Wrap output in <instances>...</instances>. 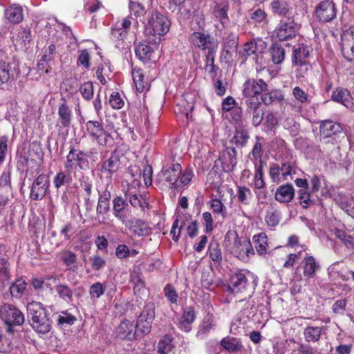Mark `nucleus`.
I'll return each mask as SVG.
<instances>
[{
	"label": "nucleus",
	"instance_id": "f3484780",
	"mask_svg": "<svg viewBox=\"0 0 354 354\" xmlns=\"http://www.w3.org/2000/svg\"><path fill=\"white\" fill-rule=\"evenodd\" d=\"M189 40L196 47L203 50H207L208 54L215 53L212 38L208 34L196 31L189 36Z\"/></svg>",
	"mask_w": 354,
	"mask_h": 354
},
{
	"label": "nucleus",
	"instance_id": "cd10ccee",
	"mask_svg": "<svg viewBox=\"0 0 354 354\" xmlns=\"http://www.w3.org/2000/svg\"><path fill=\"white\" fill-rule=\"evenodd\" d=\"M8 259L6 246L0 244V274L5 278V280L10 279Z\"/></svg>",
	"mask_w": 354,
	"mask_h": 354
},
{
	"label": "nucleus",
	"instance_id": "1a4fd4ad",
	"mask_svg": "<svg viewBox=\"0 0 354 354\" xmlns=\"http://www.w3.org/2000/svg\"><path fill=\"white\" fill-rule=\"evenodd\" d=\"M40 158L39 153L35 151L33 148H29L28 155H21L19 156L17 166L23 171H26V177L28 174L32 176L34 173L37 172L39 167L38 160Z\"/></svg>",
	"mask_w": 354,
	"mask_h": 354
},
{
	"label": "nucleus",
	"instance_id": "aec40b11",
	"mask_svg": "<svg viewBox=\"0 0 354 354\" xmlns=\"http://www.w3.org/2000/svg\"><path fill=\"white\" fill-rule=\"evenodd\" d=\"M128 203L122 196H117L113 200V215L122 223L127 218Z\"/></svg>",
	"mask_w": 354,
	"mask_h": 354
},
{
	"label": "nucleus",
	"instance_id": "39448f33",
	"mask_svg": "<svg viewBox=\"0 0 354 354\" xmlns=\"http://www.w3.org/2000/svg\"><path fill=\"white\" fill-rule=\"evenodd\" d=\"M311 50V47L305 44H300L293 49L291 62L297 79L304 78L310 71L312 68L310 62Z\"/></svg>",
	"mask_w": 354,
	"mask_h": 354
},
{
	"label": "nucleus",
	"instance_id": "2eb2a0df",
	"mask_svg": "<svg viewBox=\"0 0 354 354\" xmlns=\"http://www.w3.org/2000/svg\"><path fill=\"white\" fill-rule=\"evenodd\" d=\"M19 74V68L17 63L0 59V88L10 80L16 78Z\"/></svg>",
	"mask_w": 354,
	"mask_h": 354
},
{
	"label": "nucleus",
	"instance_id": "a19ab883",
	"mask_svg": "<svg viewBox=\"0 0 354 354\" xmlns=\"http://www.w3.org/2000/svg\"><path fill=\"white\" fill-rule=\"evenodd\" d=\"M221 345L224 349L230 352H236L243 347L241 340L232 337L223 338L221 341Z\"/></svg>",
	"mask_w": 354,
	"mask_h": 354
},
{
	"label": "nucleus",
	"instance_id": "20e7f679",
	"mask_svg": "<svg viewBox=\"0 0 354 354\" xmlns=\"http://www.w3.org/2000/svg\"><path fill=\"white\" fill-rule=\"evenodd\" d=\"M170 25L171 23L166 16L158 10H153L147 18L145 32L149 37H154L151 41L156 44L160 42V36L168 32Z\"/></svg>",
	"mask_w": 354,
	"mask_h": 354
},
{
	"label": "nucleus",
	"instance_id": "423d86ee",
	"mask_svg": "<svg viewBox=\"0 0 354 354\" xmlns=\"http://www.w3.org/2000/svg\"><path fill=\"white\" fill-rule=\"evenodd\" d=\"M123 153L121 149L116 148L111 152L109 158L100 164V171L105 175L106 178L111 182L113 174L117 173L121 165V158Z\"/></svg>",
	"mask_w": 354,
	"mask_h": 354
},
{
	"label": "nucleus",
	"instance_id": "5701e85b",
	"mask_svg": "<svg viewBox=\"0 0 354 354\" xmlns=\"http://www.w3.org/2000/svg\"><path fill=\"white\" fill-rule=\"evenodd\" d=\"M129 230L138 236H148L151 233V228L148 223L139 218H133L130 221Z\"/></svg>",
	"mask_w": 354,
	"mask_h": 354
},
{
	"label": "nucleus",
	"instance_id": "393cba45",
	"mask_svg": "<svg viewBox=\"0 0 354 354\" xmlns=\"http://www.w3.org/2000/svg\"><path fill=\"white\" fill-rule=\"evenodd\" d=\"M331 100L343 104L346 107H351L353 104L350 91L344 88L338 87L335 88L331 95Z\"/></svg>",
	"mask_w": 354,
	"mask_h": 354
},
{
	"label": "nucleus",
	"instance_id": "6e6552de",
	"mask_svg": "<svg viewBox=\"0 0 354 354\" xmlns=\"http://www.w3.org/2000/svg\"><path fill=\"white\" fill-rule=\"evenodd\" d=\"M298 30L299 26L292 17L281 19L274 33L279 41H288L296 36Z\"/></svg>",
	"mask_w": 354,
	"mask_h": 354
},
{
	"label": "nucleus",
	"instance_id": "6e6d98bb",
	"mask_svg": "<svg viewBox=\"0 0 354 354\" xmlns=\"http://www.w3.org/2000/svg\"><path fill=\"white\" fill-rule=\"evenodd\" d=\"M80 92L84 99L90 100L93 97L94 89L91 82H87L82 84L80 86Z\"/></svg>",
	"mask_w": 354,
	"mask_h": 354
},
{
	"label": "nucleus",
	"instance_id": "ea45409f",
	"mask_svg": "<svg viewBox=\"0 0 354 354\" xmlns=\"http://www.w3.org/2000/svg\"><path fill=\"white\" fill-rule=\"evenodd\" d=\"M131 75L136 91L140 93L143 92L147 86V83L145 80V75L142 70L135 68L132 70Z\"/></svg>",
	"mask_w": 354,
	"mask_h": 354
},
{
	"label": "nucleus",
	"instance_id": "c85d7f7f",
	"mask_svg": "<svg viewBox=\"0 0 354 354\" xmlns=\"http://www.w3.org/2000/svg\"><path fill=\"white\" fill-rule=\"evenodd\" d=\"M250 138L248 131L243 128L236 129L230 144L235 145L236 147H244Z\"/></svg>",
	"mask_w": 354,
	"mask_h": 354
},
{
	"label": "nucleus",
	"instance_id": "680f3d73",
	"mask_svg": "<svg viewBox=\"0 0 354 354\" xmlns=\"http://www.w3.org/2000/svg\"><path fill=\"white\" fill-rule=\"evenodd\" d=\"M299 194V203L303 208L307 209L314 203V201L310 199V193L306 190L300 189Z\"/></svg>",
	"mask_w": 354,
	"mask_h": 354
},
{
	"label": "nucleus",
	"instance_id": "4c0bfd02",
	"mask_svg": "<svg viewBox=\"0 0 354 354\" xmlns=\"http://www.w3.org/2000/svg\"><path fill=\"white\" fill-rule=\"evenodd\" d=\"M135 53L139 59L147 62L151 59L153 50L150 46L142 42L136 46Z\"/></svg>",
	"mask_w": 354,
	"mask_h": 354
},
{
	"label": "nucleus",
	"instance_id": "f8f14e48",
	"mask_svg": "<svg viewBox=\"0 0 354 354\" xmlns=\"http://www.w3.org/2000/svg\"><path fill=\"white\" fill-rule=\"evenodd\" d=\"M49 186L48 176L46 174L39 175L32 183L30 198L33 201L42 200L45 197Z\"/></svg>",
	"mask_w": 354,
	"mask_h": 354
},
{
	"label": "nucleus",
	"instance_id": "f257e3e1",
	"mask_svg": "<svg viewBox=\"0 0 354 354\" xmlns=\"http://www.w3.org/2000/svg\"><path fill=\"white\" fill-rule=\"evenodd\" d=\"M154 318L155 304L153 302H149L138 316L136 324L128 320L122 322L116 329L117 335L127 340L142 337L150 333Z\"/></svg>",
	"mask_w": 354,
	"mask_h": 354
},
{
	"label": "nucleus",
	"instance_id": "4be33fe9",
	"mask_svg": "<svg viewBox=\"0 0 354 354\" xmlns=\"http://www.w3.org/2000/svg\"><path fill=\"white\" fill-rule=\"evenodd\" d=\"M196 319V313L192 307H186L183 309V314L179 318L178 325L181 330L189 332L192 329V324Z\"/></svg>",
	"mask_w": 354,
	"mask_h": 354
},
{
	"label": "nucleus",
	"instance_id": "69168bd1",
	"mask_svg": "<svg viewBox=\"0 0 354 354\" xmlns=\"http://www.w3.org/2000/svg\"><path fill=\"white\" fill-rule=\"evenodd\" d=\"M110 210V201L98 198L96 207V214L98 218L100 216L107 214Z\"/></svg>",
	"mask_w": 354,
	"mask_h": 354
},
{
	"label": "nucleus",
	"instance_id": "49530a36",
	"mask_svg": "<svg viewBox=\"0 0 354 354\" xmlns=\"http://www.w3.org/2000/svg\"><path fill=\"white\" fill-rule=\"evenodd\" d=\"M55 290L59 298L64 301L66 302H71L73 301V290L66 284H57L55 286Z\"/></svg>",
	"mask_w": 354,
	"mask_h": 354
},
{
	"label": "nucleus",
	"instance_id": "a211bd4d",
	"mask_svg": "<svg viewBox=\"0 0 354 354\" xmlns=\"http://www.w3.org/2000/svg\"><path fill=\"white\" fill-rule=\"evenodd\" d=\"M267 44L262 39H254L243 45L241 55L242 57H247L255 55L257 59H258L259 55H261L265 52Z\"/></svg>",
	"mask_w": 354,
	"mask_h": 354
},
{
	"label": "nucleus",
	"instance_id": "a18cd8bd",
	"mask_svg": "<svg viewBox=\"0 0 354 354\" xmlns=\"http://www.w3.org/2000/svg\"><path fill=\"white\" fill-rule=\"evenodd\" d=\"M255 248L259 254H263L267 251L268 237L265 233L261 232L254 235L252 238Z\"/></svg>",
	"mask_w": 354,
	"mask_h": 354
},
{
	"label": "nucleus",
	"instance_id": "2f4dec72",
	"mask_svg": "<svg viewBox=\"0 0 354 354\" xmlns=\"http://www.w3.org/2000/svg\"><path fill=\"white\" fill-rule=\"evenodd\" d=\"M269 53L271 60L274 64H280L285 59L286 50L279 44H273L269 50Z\"/></svg>",
	"mask_w": 354,
	"mask_h": 354
},
{
	"label": "nucleus",
	"instance_id": "3c124183",
	"mask_svg": "<svg viewBox=\"0 0 354 354\" xmlns=\"http://www.w3.org/2000/svg\"><path fill=\"white\" fill-rule=\"evenodd\" d=\"M130 282L133 284V292L138 294L145 288V281L138 272L131 274Z\"/></svg>",
	"mask_w": 354,
	"mask_h": 354
},
{
	"label": "nucleus",
	"instance_id": "72a5a7b5",
	"mask_svg": "<svg viewBox=\"0 0 354 354\" xmlns=\"http://www.w3.org/2000/svg\"><path fill=\"white\" fill-rule=\"evenodd\" d=\"M304 264V275L308 278H313L315 275L316 271L319 268V265L312 256L304 258L302 261Z\"/></svg>",
	"mask_w": 354,
	"mask_h": 354
},
{
	"label": "nucleus",
	"instance_id": "8fccbe9b",
	"mask_svg": "<svg viewBox=\"0 0 354 354\" xmlns=\"http://www.w3.org/2000/svg\"><path fill=\"white\" fill-rule=\"evenodd\" d=\"M174 348L172 338L166 335L158 344V351L161 354H168Z\"/></svg>",
	"mask_w": 354,
	"mask_h": 354
},
{
	"label": "nucleus",
	"instance_id": "0eeeda50",
	"mask_svg": "<svg viewBox=\"0 0 354 354\" xmlns=\"http://www.w3.org/2000/svg\"><path fill=\"white\" fill-rule=\"evenodd\" d=\"M86 127L90 137L99 145L106 146L113 140L111 134L104 130L102 124L98 121L89 120L86 123Z\"/></svg>",
	"mask_w": 354,
	"mask_h": 354
},
{
	"label": "nucleus",
	"instance_id": "603ef678",
	"mask_svg": "<svg viewBox=\"0 0 354 354\" xmlns=\"http://www.w3.org/2000/svg\"><path fill=\"white\" fill-rule=\"evenodd\" d=\"M335 235L347 248L354 251V237L339 230H336Z\"/></svg>",
	"mask_w": 354,
	"mask_h": 354
},
{
	"label": "nucleus",
	"instance_id": "09e8293b",
	"mask_svg": "<svg viewBox=\"0 0 354 354\" xmlns=\"http://www.w3.org/2000/svg\"><path fill=\"white\" fill-rule=\"evenodd\" d=\"M55 50L56 47L54 44H50L48 47L45 49L44 53L40 62L37 64V66L39 69L41 68L40 66H43L44 64H48L54 59L56 53Z\"/></svg>",
	"mask_w": 354,
	"mask_h": 354
},
{
	"label": "nucleus",
	"instance_id": "9d476101",
	"mask_svg": "<svg viewBox=\"0 0 354 354\" xmlns=\"http://www.w3.org/2000/svg\"><path fill=\"white\" fill-rule=\"evenodd\" d=\"M0 316L9 328L13 325L21 326L25 320L24 314L16 306L9 304H3L1 306Z\"/></svg>",
	"mask_w": 354,
	"mask_h": 354
},
{
	"label": "nucleus",
	"instance_id": "79ce46f5",
	"mask_svg": "<svg viewBox=\"0 0 354 354\" xmlns=\"http://www.w3.org/2000/svg\"><path fill=\"white\" fill-rule=\"evenodd\" d=\"M0 189L4 190L6 194H12L11 170L10 168H5L0 176Z\"/></svg>",
	"mask_w": 354,
	"mask_h": 354
},
{
	"label": "nucleus",
	"instance_id": "b1692460",
	"mask_svg": "<svg viewBox=\"0 0 354 354\" xmlns=\"http://www.w3.org/2000/svg\"><path fill=\"white\" fill-rule=\"evenodd\" d=\"M295 196V189L291 184H286L279 186L275 192V200L279 203H288Z\"/></svg>",
	"mask_w": 354,
	"mask_h": 354
},
{
	"label": "nucleus",
	"instance_id": "f704fd0d",
	"mask_svg": "<svg viewBox=\"0 0 354 354\" xmlns=\"http://www.w3.org/2000/svg\"><path fill=\"white\" fill-rule=\"evenodd\" d=\"M283 100V95L279 90L263 91L261 100L266 105H270L275 102H280Z\"/></svg>",
	"mask_w": 354,
	"mask_h": 354
},
{
	"label": "nucleus",
	"instance_id": "774afa93",
	"mask_svg": "<svg viewBox=\"0 0 354 354\" xmlns=\"http://www.w3.org/2000/svg\"><path fill=\"white\" fill-rule=\"evenodd\" d=\"M61 259L66 266L69 267L73 265L77 260V257L75 253L69 250L62 252Z\"/></svg>",
	"mask_w": 354,
	"mask_h": 354
},
{
	"label": "nucleus",
	"instance_id": "7c9ffc66",
	"mask_svg": "<svg viewBox=\"0 0 354 354\" xmlns=\"http://www.w3.org/2000/svg\"><path fill=\"white\" fill-rule=\"evenodd\" d=\"M6 18L12 24L20 23L24 19L21 6L14 4L6 9L5 12Z\"/></svg>",
	"mask_w": 354,
	"mask_h": 354
},
{
	"label": "nucleus",
	"instance_id": "7ed1b4c3",
	"mask_svg": "<svg viewBox=\"0 0 354 354\" xmlns=\"http://www.w3.org/2000/svg\"><path fill=\"white\" fill-rule=\"evenodd\" d=\"M226 249L243 261H248L251 255H254V250L250 241L247 237H239L235 231L230 230L225 236Z\"/></svg>",
	"mask_w": 354,
	"mask_h": 354
},
{
	"label": "nucleus",
	"instance_id": "e2e57ef3",
	"mask_svg": "<svg viewBox=\"0 0 354 354\" xmlns=\"http://www.w3.org/2000/svg\"><path fill=\"white\" fill-rule=\"evenodd\" d=\"M76 319H77L74 315L67 312H62L58 316L57 323L60 326L72 325L74 324Z\"/></svg>",
	"mask_w": 354,
	"mask_h": 354
},
{
	"label": "nucleus",
	"instance_id": "4468645a",
	"mask_svg": "<svg viewBox=\"0 0 354 354\" xmlns=\"http://www.w3.org/2000/svg\"><path fill=\"white\" fill-rule=\"evenodd\" d=\"M341 49L343 57L348 62L354 60V28L343 32L341 37Z\"/></svg>",
	"mask_w": 354,
	"mask_h": 354
},
{
	"label": "nucleus",
	"instance_id": "473e14b6",
	"mask_svg": "<svg viewBox=\"0 0 354 354\" xmlns=\"http://www.w3.org/2000/svg\"><path fill=\"white\" fill-rule=\"evenodd\" d=\"M272 12L281 17H286L290 12L291 8L286 0H273L270 3Z\"/></svg>",
	"mask_w": 354,
	"mask_h": 354
},
{
	"label": "nucleus",
	"instance_id": "338daca9",
	"mask_svg": "<svg viewBox=\"0 0 354 354\" xmlns=\"http://www.w3.org/2000/svg\"><path fill=\"white\" fill-rule=\"evenodd\" d=\"M80 186L85 192L84 196H91L93 183L91 179L88 176L82 177L80 179Z\"/></svg>",
	"mask_w": 354,
	"mask_h": 354
},
{
	"label": "nucleus",
	"instance_id": "de8ad7c7",
	"mask_svg": "<svg viewBox=\"0 0 354 354\" xmlns=\"http://www.w3.org/2000/svg\"><path fill=\"white\" fill-rule=\"evenodd\" d=\"M72 181V176L69 172L59 171L54 178L53 183L55 187L58 189L61 186L68 185Z\"/></svg>",
	"mask_w": 354,
	"mask_h": 354
},
{
	"label": "nucleus",
	"instance_id": "412c9836",
	"mask_svg": "<svg viewBox=\"0 0 354 354\" xmlns=\"http://www.w3.org/2000/svg\"><path fill=\"white\" fill-rule=\"evenodd\" d=\"M247 285L248 279L245 274L241 272H238L231 276L227 290L236 294L245 290Z\"/></svg>",
	"mask_w": 354,
	"mask_h": 354
},
{
	"label": "nucleus",
	"instance_id": "4d7b16f0",
	"mask_svg": "<svg viewBox=\"0 0 354 354\" xmlns=\"http://www.w3.org/2000/svg\"><path fill=\"white\" fill-rule=\"evenodd\" d=\"M251 197L252 192L249 188L242 186L238 187L237 198L242 204L248 205Z\"/></svg>",
	"mask_w": 354,
	"mask_h": 354
},
{
	"label": "nucleus",
	"instance_id": "bf43d9fd",
	"mask_svg": "<svg viewBox=\"0 0 354 354\" xmlns=\"http://www.w3.org/2000/svg\"><path fill=\"white\" fill-rule=\"evenodd\" d=\"M248 99L245 100L246 113L255 112L260 109L261 102L259 101L257 97H246Z\"/></svg>",
	"mask_w": 354,
	"mask_h": 354
},
{
	"label": "nucleus",
	"instance_id": "c03bdc74",
	"mask_svg": "<svg viewBox=\"0 0 354 354\" xmlns=\"http://www.w3.org/2000/svg\"><path fill=\"white\" fill-rule=\"evenodd\" d=\"M209 258L215 265H220L223 260L222 252L218 242H212L208 247Z\"/></svg>",
	"mask_w": 354,
	"mask_h": 354
},
{
	"label": "nucleus",
	"instance_id": "dca6fc26",
	"mask_svg": "<svg viewBox=\"0 0 354 354\" xmlns=\"http://www.w3.org/2000/svg\"><path fill=\"white\" fill-rule=\"evenodd\" d=\"M242 94L244 97H257L263 91L268 90V84L262 80L249 79L243 86Z\"/></svg>",
	"mask_w": 354,
	"mask_h": 354
},
{
	"label": "nucleus",
	"instance_id": "a878e982",
	"mask_svg": "<svg viewBox=\"0 0 354 354\" xmlns=\"http://www.w3.org/2000/svg\"><path fill=\"white\" fill-rule=\"evenodd\" d=\"M68 155L80 169L85 170L88 168L89 162L88 156L84 151L71 147Z\"/></svg>",
	"mask_w": 354,
	"mask_h": 354
},
{
	"label": "nucleus",
	"instance_id": "052dcab7",
	"mask_svg": "<svg viewBox=\"0 0 354 354\" xmlns=\"http://www.w3.org/2000/svg\"><path fill=\"white\" fill-rule=\"evenodd\" d=\"M209 203L213 212L221 214L223 218L225 217L226 207L220 200L212 199L209 201Z\"/></svg>",
	"mask_w": 354,
	"mask_h": 354
},
{
	"label": "nucleus",
	"instance_id": "0e129e2a",
	"mask_svg": "<svg viewBox=\"0 0 354 354\" xmlns=\"http://www.w3.org/2000/svg\"><path fill=\"white\" fill-rule=\"evenodd\" d=\"M109 103L114 109H122L124 106V101L118 92H113L110 95Z\"/></svg>",
	"mask_w": 354,
	"mask_h": 354
},
{
	"label": "nucleus",
	"instance_id": "9b49d317",
	"mask_svg": "<svg viewBox=\"0 0 354 354\" xmlns=\"http://www.w3.org/2000/svg\"><path fill=\"white\" fill-rule=\"evenodd\" d=\"M315 12V17L319 22L328 23L335 19L337 9L333 1L324 0L316 6Z\"/></svg>",
	"mask_w": 354,
	"mask_h": 354
},
{
	"label": "nucleus",
	"instance_id": "e433bc0d",
	"mask_svg": "<svg viewBox=\"0 0 354 354\" xmlns=\"http://www.w3.org/2000/svg\"><path fill=\"white\" fill-rule=\"evenodd\" d=\"M27 283L22 279H17L9 288L10 294L12 298L20 299L26 289Z\"/></svg>",
	"mask_w": 354,
	"mask_h": 354
},
{
	"label": "nucleus",
	"instance_id": "58836bf2",
	"mask_svg": "<svg viewBox=\"0 0 354 354\" xmlns=\"http://www.w3.org/2000/svg\"><path fill=\"white\" fill-rule=\"evenodd\" d=\"M323 327L307 326L304 330V336L306 342H318L322 336Z\"/></svg>",
	"mask_w": 354,
	"mask_h": 354
},
{
	"label": "nucleus",
	"instance_id": "864d4df0",
	"mask_svg": "<svg viewBox=\"0 0 354 354\" xmlns=\"http://www.w3.org/2000/svg\"><path fill=\"white\" fill-rule=\"evenodd\" d=\"M129 8L130 14L136 17L143 16L146 13L145 6L133 0H129Z\"/></svg>",
	"mask_w": 354,
	"mask_h": 354
},
{
	"label": "nucleus",
	"instance_id": "6ab92c4d",
	"mask_svg": "<svg viewBox=\"0 0 354 354\" xmlns=\"http://www.w3.org/2000/svg\"><path fill=\"white\" fill-rule=\"evenodd\" d=\"M182 167L178 163L173 164L171 167H163L159 176H162L171 187L177 188L178 179L181 174Z\"/></svg>",
	"mask_w": 354,
	"mask_h": 354
},
{
	"label": "nucleus",
	"instance_id": "bb28decb",
	"mask_svg": "<svg viewBox=\"0 0 354 354\" xmlns=\"http://www.w3.org/2000/svg\"><path fill=\"white\" fill-rule=\"evenodd\" d=\"M59 122L63 127H69L73 118L71 109L64 101L59 105L58 108Z\"/></svg>",
	"mask_w": 354,
	"mask_h": 354
},
{
	"label": "nucleus",
	"instance_id": "5fc2aeb1",
	"mask_svg": "<svg viewBox=\"0 0 354 354\" xmlns=\"http://www.w3.org/2000/svg\"><path fill=\"white\" fill-rule=\"evenodd\" d=\"M250 18L254 23H262L267 20L266 12L261 8H252L249 11Z\"/></svg>",
	"mask_w": 354,
	"mask_h": 354
},
{
	"label": "nucleus",
	"instance_id": "f03ea898",
	"mask_svg": "<svg viewBox=\"0 0 354 354\" xmlns=\"http://www.w3.org/2000/svg\"><path fill=\"white\" fill-rule=\"evenodd\" d=\"M27 313L30 325L35 332L44 335L50 331L53 321L41 303L35 301L28 303Z\"/></svg>",
	"mask_w": 354,
	"mask_h": 354
},
{
	"label": "nucleus",
	"instance_id": "37998d69",
	"mask_svg": "<svg viewBox=\"0 0 354 354\" xmlns=\"http://www.w3.org/2000/svg\"><path fill=\"white\" fill-rule=\"evenodd\" d=\"M281 218V214L280 211L275 208L274 207L271 206L270 208L268 210H267L265 216V220L268 226H277L280 222Z\"/></svg>",
	"mask_w": 354,
	"mask_h": 354
},
{
	"label": "nucleus",
	"instance_id": "13d9d810",
	"mask_svg": "<svg viewBox=\"0 0 354 354\" xmlns=\"http://www.w3.org/2000/svg\"><path fill=\"white\" fill-rule=\"evenodd\" d=\"M106 288L103 283L96 282L93 283L89 290V294L91 298L98 299L104 294Z\"/></svg>",
	"mask_w": 354,
	"mask_h": 354
},
{
	"label": "nucleus",
	"instance_id": "c756f323",
	"mask_svg": "<svg viewBox=\"0 0 354 354\" xmlns=\"http://www.w3.org/2000/svg\"><path fill=\"white\" fill-rule=\"evenodd\" d=\"M223 165H225L229 169H233L237 164V151L234 146L226 147L223 154Z\"/></svg>",
	"mask_w": 354,
	"mask_h": 354
},
{
	"label": "nucleus",
	"instance_id": "ddd939ff",
	"mask_svg": "<svg viewBox=\"0 0 354 354\" xmlns=\"http://www.w3.org/2000/svg\"><path fill=\"white\" fill-rule=\"evenodd\" d=\"M239 41L238 37L230 33L223 42L221 59L227 64H232L237 54Z\"/></svg>",
	"mask_w": 354,
	"mask_h": 354
},
{
	"label": "nucleus",
	"instance_id": "c9c22d12",
	"mask_svg": "<svg viewBox=\"0 0 354 354\" xmlns=\"http://www.w3.org/2000/svg\"><path fill=\"white\" fill-rule=\"evenodd\" d=\"M342 131V127L332 121H324L320 125V132L325 137H330L332 135L339 133Z\"/></svg>",
	"mask_w": 354,
	"mask_h": 354
}]
</instances>
